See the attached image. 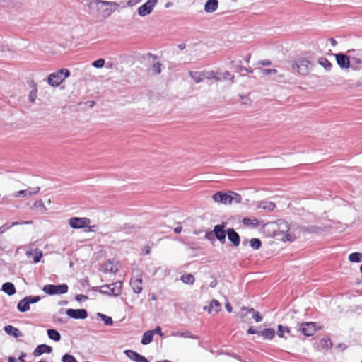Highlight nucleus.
Masks as SVG:
<instances>
[{
	"label": "nucleus",
	"mask_w": 362,
	"mask_h": 362,
	"mask_svg": "<svg viewBox=\"0 0 362 362\" xmlns=\"http://www.w3.org/2000/svg\"><path fill=\"white\" fill-rule=\"evenodd\" d=\"M351 66L350 67L353 70H358L360 69V66L362 65V60L357 57H351L350 58Z\"/></svg>",
	"instance_id": "nucleus-34"
},
{
	"label": "nucleus",
	"mask_w": 362,
	"mask_h": 362,
	"mask_svg": "<svg viewBox=\"0 0 362 362\" xmlns=\"http://www.w3.org/2000/svg\"><path fill=\"white\" fill-rule=\"evenodd\" d=\"M257 64H259L262 66H269L272 64V62L268 59L260 60L257 62Z\"/></svg>",
	"instance_id": "nucleus-56"
},
{
	"label": "nucleus",
	"mask_w": 362,
	"mask_h": 362,
	"mask_svg": "<svg viewBox=\"0 0 362 362\" xmlns=\"http://www.w3.org/2000/svg\"><path fill=\"white\" fill-rule=\"evenodd\" d=\"M108 286H110V287L107 288L109 291V296L117 297L121 294L122 288V282L121 281H117L108 284Z\"/></svg>",
	"instance_id": "nucleus-13"
},
{
	"label": "nucleus",
	"mask_w": 362,
	"mask_h": 362,
	"mask_svg": "<svg viewBox=\"0 0 362 362\" xmlns=\"http://www.w3.org/2000/svg\"><path fill=\"white\" fill-rule=\"evenodd\" d=\"M17 309L21 313H25L30 310V304L25 297L18 303Z\"/></svg>",
	"instance_id": "nucleus-25"
},
{
	"label": "nucleus",
	"mask_w": 362,
	"mask_h": 362,
	"mask_svg": "<svg viewBox=\"0 0 362 362\" xmlns=\"http://www.w3.org/2000/svg\"><path fill=\"white\" fill-rule=\"evenodd\" d=\"M40 187H35L34 192H30V189H27L25 190H19L18 192H16L13 194V197H29V196H32V195L37 194L40 192Z\"/></svg>",
	"instance_id": "nucleus-22"
},
{
	"label": "nucleus",
	"mask_w": 362,
	"mask_h": 362,
	"mask_svg": "<svg viewBox=\"0 0 362 362\" xmlns=\"http://www.w3.org/2000/svg\"><path fill=\"white\" fill-rule=\"evenodd\" d=\"M249 313H252V318L255 320L256 322H259L262 320V317L259 314V312L255 311L253 308L248 309Z\"/></svg>",
	"instance_id": "nucleus-44"
},
{
	"label": "nucleus",
	"mask_w": 362,
	"mask_h": 362,
	"mask_svg": "<svg viewBox=\"0 0 362 362\" xmlns=\"http://www.w3.org/2000/svg\"><path fill=\"white\" fill-rule=\"evenodd\" d=\"M88 299V297L83 294H77L75 296V300L77 302H81L82 300H86Z\"/></svg>",
	"instance_id": "nucleus-53"
},
{
	"label": "nucleus",
	"mask_w": 362,
	"mask_h": 362,
	"mask_svg": "<svg viewBox=\"0 0 362 362\" xmlns=\"http://www.w3.org/2000/svg\"><path fill=\"white\" fill-rule=\"evenodd\" d=\"M6 50H8V46L0 43V52H6Z\"/></svg>",
	"instance_id": "nucleus-60"
},
{
	"label": "nucleus",
	"mask_w": 362,
	"mask_h": 362,
	"mask_svg": "<svg viewBox=\"0 0 362 362\" xmlns=\"http://www.w3.org/2000/svg\"><path fill=\"white\" fill-rule=\"evenodd\" d=\"M221 303L217 300L213 299L210 302L209 305L205 306L204 309L205 310H207L208 313L210 314H211L213 312L214 313V314H216L221 310Z\"/></svg>",
	"instance_id": "nucleus-16"
},
{
	"label": "nucleus",
	"mask_w": 362,
	"mask_h": 362,
	"mask_svg": "<svg viewBox=\"0 0 362 362\" xmlns=\"http://www.w3.org/2000/svg\"><path fill=\"white\" fill-rule=\"evenodd\" d=\"M332 346V341L329 337H324L322 339V347L325 349L328 350L331 349Z\"/></svg>",
	"instance_id": "nucleus-41"
},
{
	"label": "nucleus",
	"mask_w": 362,
	"mask_h": 362,
	"mask_svg": "<svg viewBox=\"0 0 362 362\" xmlns=\"http://www.w3.org/2000/svg\"><path fill=\"white\" fill-rule=\"evenodd\" d=\"M228 239L233 244L234 246L238 247L240 243V238L238 233L230 228L227 230Z\"/></svg>",
	"instance_id": "nucleus-14"
},
{
	"label": "nucleus",
	"mask_w": 362,
	"mask_h": 362,
	"mask_svg": "<svg viewBox=\"0 0 362 362\" xmlns=\"http://www.w3.org/2000/svg\"><path fill=\"white\" fill-rule=\"evenodd\" d=\"M1 291L8 296H13L16 293V287L11 282L4 283L1 286Z\"/></svg>",
	"instance_id": "nucleus-18"
},
{
	"label": "nucleus",
	"mask_w": 362,
	"mask_h": 362,
	"mask_svg": "<svg viewBox=\"0 0 362 362\" xmlns=\"http://www.w3.org/2000/svg\"><path fill=\"white\" fill-rule=\"evenodd\" d=\"M97 315L100 318V320L104 322L105 325L112 326L113 325V320L111 317L101 313H98Z\"/></svg>",
	"instance_id": "nucleus-33"
},
{
	"label": "nucleus",
	"mask_w": 362,
	"mask_h": 362,
	"mask_svg": "<svg viewBox=\"0 0 362 362\" xmlns=\"http://www.w3.org/2000/svg\"><path fill=\"white\" fill-rule=\"evenodd\" d=\"M32 90H30L28 99L31 103H34L37 98V86L33 83Z\"/></svg>",
	"instance_id": "nucleus-39"
},
{
	"label": "nucleus",
	"mask_w": 362,
	"mask_h": 362,
	"mask_svg": "<svg viewBox=\"0 0 362 362\" xmlns=\"http://www.w3.org/2000/svg\"><path fill=\"white\" fill-rule=\"evenodd\" d=\"M255 222H257L256 219H250L249 218H244L243 220V223L245 226H255L257 224V223H255Z\"/></svg>",
	"instance_id": "nucleus-50"
},
{
	"label": "nucleus",
	"mask_w": 362,
	"mask_h": 362,
	"mask_svg": "<svg viewBox=\"0 0 362 362\" xmlns=\"http://www.w3.org/2000/svg\"><path fill=\"white\" fill-rule=\"evenodd\" d=\"M105 64V60L103 59H98L93 62L92 65L95 68L100 69L102 68Z\"/></svg>",
	"instance_id": "nucleus-49"
},
{
	"label": "nucleus",
	"mask_w": 362,
	"mask_h": 362,
	"mask_svg": "<svg viewBox=\"0 0 362 362\" xmlns=\"http://www.w3.org/2000/svg\"><path fill=\"white\" fill-rule=\"evenodd\" d=\"M223 78L226 80L230 79L231 81H233L234 78V76L232 75L229 71H226L225 72L223 73Z\"/></svg>",
	"instance_id": "nucleus-54"
},
{
	"label": "nucleus",
	"mask_w": 362,
	"mask_h": 362,
	"mask_svg": "<svg viewBox=\"0 0 362 362\" xmlns=\"http://www.w3.org/2000/svg\"><path fill=\"white\" fill-rule=\"evenodd\" d=\"M70 76V71L67 69H61L50 74L47 77V83L52 87L59 86L66 78Z\"/></svg>",
	"instance_id": "nucleus-2"
},
{
	"label": "nucleus",
	"mask_w": 362,
	"mask_h": 362,
	"mask_svg": "<svg viewBox=\"0 0 362 362\" xmlns=\"http://www.w3.org/2000/svg\"><path fill=\"white\" fill-rule=\"evenodd\" d=\"M238 71H246L247 73H252L253 72V70L250 69V68H247V67H243V66H240V65H238Z\"/></svg>",
	"instance_id": "nucleus-57"
},
{
	"label": "nucleus",
	"mask_w": 362,
	"mask_h": 362,
	"mask_svg": "<svg viewBox=\"0 0 362 362\" xmlns=\"http://www.w3.org/2000/svg\"><path fill=\"white\" fill-rule=\"evenodd\" d=\"M158 1V0H148L138 8V14L141 17H144L150 14L153 10V8L157 4Z\"/></svg>",
	"instance_id": "nucleus-6"
},
{
	"label": "nucleus",
	"mask_w": 362,
	"mask_h": 362,
	"mask_svg": "<svg viewBox=\"0 0 362 362\" xmlns=\"http://www.w3.org/2000/svg\"><path fill=\"white\" fill-rule=\"evenodd\" d=\"M33 207L37 209H40V211H44L46 209L43 202L41 199L35 201L33 204Z\"/></svg>",
	"instance_id": "nucleus-48"
},
{
	"label": "nucleus",
	"mask_w": 362,
	"mask_h": 362,
	"mask_svg": "<svg viewBox=\"0 0 362 362\" xmlns=\"http://www.w3.org/2000/svg\"><path fill=\"white\" fill-rule=\"evenodd\" d=\"M225 224H217L214 227V235L216 238L219 240L221 243H224L226 241V235H227V230H225Z\"/></svg>",
	"instance_id": "nucleus-10"
},
{
	"label": "nucleus",
	"mask_w": 362,
	"mask_h": 362,
	"mask_svg": "<svg viewBox=\"0 0 362 362\" xmlns=\"http://www.w3.org/2000/svg\"><path fill=\"white\" fill-rule=\"evenodd\" d=\"M69 286L66 284H46L43 286L42 291L49 296L65 294L68 292Z\"/></svg>",
	"instance_id": "nucleus-4"
},
{
	"label": "nucleus",
	"mask_w": 362,
	"mask_h": 362,
	"mask_svg": "<svg viewBox=\"0 0 362 362\" xmlns=\"http://www.w3.org/2000/svg\"><path fill=\"white\" fill-rule=\"evenodd\" d=\"M212 199L214 202L220 203L223 204H230V193L229 191L227 192L219 191L213 194Z\"/></svg>",
	"instance_id": "nucleus-8"
},
{
	"label": "nucleus",
	"mask_w": 362,
	"mask_h": 362,
	"mask_svg": "<svg viewBox=\"0 0 362 362\" xmlns=\"http://www.w3.org/2000/svg\"><path fill=\"white\" fill-rule=\"evenodd\" d=\"M300 332L307 337L314 335L316 332L315 322H303L300 327Z\"/></svg>",
	"instance_id": "nucleus-11"
},
{
	"label": "nucleus",
	"mask_w": 362,
	"mask_h": 362,
	"mask_svg": "<svg viewBox=\"0 0 362 362\" xmlns=\"http://www.w3.org/2000/svg\"><path fill=\"white\" fill-rule=\"evenodd\" d=\"M48 337L54 341H59L61 340L60 333L55 329H48L47 330Z\"/></svg>",
	"instance_id": "nucleus-27"
},
{
	"label": "nucleus",
	"mask_w": 362,
	"mask_h": 362,
	"mask_svg": "<svg viewBox=\"0 0 362 362\" xmlns=\"http://www.w3.org/2000/svg\"><path fill=\"white\" fill-rule=\"evenodd\" d=\"M62 362H78V361L73 355L66 353L62 357Z\"/></svg>",
	"instance_id": "nucleus-42"
},
{
	"label": "nucleus",
	"mask_w": 362,
	"mask_h": 362,
	"mask_svg": "<svg viewBox=\"0 0 362 362\" xmlns=\"http://www.w3.org/2000/svg\"><path fill=\"white\" fill-rule=\"evenodd\" d=\"M90 220L86 217H71L69 220V226L74 229H81L88 226Z\"/></svg>",
	"instance_id": "nucleus-5"
},
{
	"label": "nucleus",
	"mask_w": 362,
	"mask_h": 362,
	"mask_svg": "<svg viewBox=\"0 0 362 362\" xmlns=\"http://www.w3.org/2000/svg\"><path fill=\"white\" fill-rule=\"evenodd\" d=\"M218 6V0H207L204 5V11L206 13L214 12Z\"/></svg>",
	"instance_id": "nucleus-20"
},
{
	"label": "nucleus",
	"mask_w": 362,
	"mask_h": 362,
	"mask_svg": "<svg viewBox=\"0 0 362 362\" xmlns=\"http://www.w3.org/2000/svg\"><path fill=\"white\" fill-rule=\"evenodd\" d=\"M189 75L197 83L202 82L203 80L201 74L198 71H189Z\"/></svg>",
	"instance_id": "nucleus-43"
},
{
	"label": "nucleus",
	"mask_w": 362,
	"mask_h": 362,
	"mask_svg": "<svg viewBox=\"0 0 362 362\" xmlns=\"http://www.w3.org/2000/svg\"><path fill=\"white\" fill-rule=\"evenodd\" d=\"M52 351V348L45 344L38 345L33 351V355L35 357H38L43 354H50Z\"/></svg>",
	"instance_id": "nucleus-15"
},
{
	"label": "nucleus",
	"mask_w": 362,
	"mask_h": 362,
	"mask_svg": "<svg viewBox=\"0 0 362 362\" xmlns=\"http://www.w3.org/2000/svg\"><path fill=\"white\" fill-rule=\"evenodd\" d=\"M142 279L141 278H137L134 280L132 279L130 281V284L132 288L135 293H140L142 291L141 287Z\"/></svg>",
	"instance_id": "nucleus-23"
},
{
	"label": "nucleus",
	"mask_w": 362,
	"mask_h": 362,
	"mask_svg": "<svg viewBox=\"0 0 362 362\" xmlns=\"http://www.w3.org/2000/svg\"><path fill=\"white\" fill-rule=\"evenodd\" d=\"M124 353L130 360L134 362H149L145 356L135 351L127 349Z\"/></svg>",
	"instance_id": "nucleus-12"
},
{
	"label": "nucleus",
	"mask_w": 362,
	"mask_h": 362,
	"mask_svg": "<svg viewBox=\"0 0 362 362\" xmlns=\"http://www.w3.org/2000/svg\"><path fill=\"white\" fill-rule=\"evenodd\" d=\"M275 330L273 328H266L258 332V335L262 336L264 339H272L275 336Z\"/></svg>",
	"instance_id": "nucleus-21"
},
{
	"label": "nucleus",
	"mask_w": 362,
	"mask_h": 362,
	"mask_svg": "<svg viewBox=\"0 0 362 362\" xmlns=\"http://www.w3.org/2000/svg\"><path fill=\"white\" fill-rule=\"evenodd\" d=\"M258 208L264 210L271 211H273L276 206L275 204L269 201H262L258 204Z\"/></svg>",
	"instance_id": "nucleus-26"
},
{
	"label": "nucleus",
	"mask_w": 362,
	"mask_h": 362,
	"mask_svg": "<svg viewBox=\"0 0 362 362\" xmlns=\"http://www.w3.org/2000/svg\"><path fill=\"white\" fill-rule=\"evenodd\" d=\"M8 362H17V359L13 356H9L8 358Z\"/></svg>",
	"instance_id": "nucleus-64"
},
{
	"label": "nucleus",
	"mask_w": 362,
	"mask_h": 362,
	"mask_svg": "<svg viewBox=\"0 0 362 362\" xmlns=\"http://www.w3.org/2000/svg\"><path fill=\"white\" fill-rule=\"evenodd\" d=\"M161 64L157 62L153 64L152 70L155 74H159L161 72Z\"/></svg>",
	"instance_id": "nucleus-51"
},
{
	"label": "nucleus",
	"mask_w": 362,
	"mask_h": 362,
	"mask_svg": "<svg viewBox=\"0 0 362 362\" xmlns=\"http://www.w3.org/2000/svg\"><path fill=\"white\" fill-rule=\"evenodd\" d=\"M208 78H214L216 81H221V78L216 76V73L214 71H211L209 73V76H207Z\"/></svg>",
	"instance_id": "nucleus-55"
},
{
	"label": "nucleus",
	"mask_w": 362,
	"mask_h": 362,
	"mask_svg": "<svg viewBox=\"0 0 362 362\" xmlns=\"http://www.w3.org/2000/svg\"><path fill=\"white\" fill-rule=\"evenodd\" d=\"M320 230V228L314 226H302L300 227V230L303 233H317Z\"/></svg>",
	"instance_id": "nucleus-35"
},
{
	"label": "nucleus",
	"mask_w": 362,
	"mask_h": 362,
	"mask_svg": "<svg viewBox=\"0 0 362 362\" xmlns=\"http://www.w3.org/2000/svg\"><path fill=\"white\" fill-rule=\"evenodd\" d=\"M230 193V204L233 203H240L242 201V197L240 194L229 191Z\"/></svg>",
	"instance_id": "nucleus-37"
},
{
	"label": "nucleus",
	"mask_w": 362,
	"mask_h": 362,
	"mask_svg": "<svg viewBox=\"0 0 362 362\" xmlns=\"http://www.w3.org/2000/svg\"><path fill=\"white\" fill-rule=\"evenodd\" d=\"M26 299L28 300L29 304L36 303L39 302L41 299L40 296H25Z\"/></svg>",
	"instance_id": "nucleus-47"
},
{
	"label": "nucleus",
	"mask_w": 362,
	"mask_h": 362,
	"mask_svg": "<svg viewBox=\"0 0 362 362\" xmlns=\"http://www.w3.org/2000/svg\"><path fill=\"white\" fill-rule=\"evenodd\" d=\"M180 280L182 281V283L189 285H192L195 281L194 276L191 274H185L182 275L180 277Z\"/></svg>",
	"instance_id": "nucleus-31"
},
{
	"label": "nucleus",
	"mask_w": 362,
	"mask_h": 362,
	"mask_svg": "<svg viewBox=\"0 0 362 362\" xmlns=\"http://www.w3.org/2000/svg\"><path fill=\"white\" fill-rule=\"evenodd\" d=\"M103 271L105 273H116L118 271V268L112 261L109 259L103 265Z\"/></svg>",
	"instance_id": "nucleus-19"
},
{
	"label": "nucleus",
	"mask_w": 362,
	"mask_h": 362,
	"mask_svg": "<svg viewBox=\"0 0 362 362\" xmlns=\"http://www.w3.org/2000/svg\"><path fill=\"white\" fill-rule=\"evenodd\" d=\"M26 356H27L26 353H25V352H23V351H22V352L21 353L20 356H19V357H18V361L19 362H25V361L24 360V358H25Z\"/></svg>",
	"instance_id": "nucleus-59"
},
{
	"label": "nucleus",
	"mask_w": 362,
	"mask_h": 362,
	"mask_svg": "<svg viewBox=\"0 0 362 362\" xmlns=\"http://www.w3.org/2000/svg\"><path fill=\"white\" fill-rule=\"evenodd\" d=\"M42 257V251L40 249L36 248L35 250V255L33 257V262L35 263L39 262L41 260Z\"/></svg>",
	"instance_id": "nucleus-46"
},
{
	"label": "nucleus",
	"mask_w": 362,
	"mask_h": 362,
	"mask_svg": "<svg viewBox=\"0 0 362 362\" xmlns=\"http://www.w3.org/2000/svg\"><path fill=\"white\" fill-rule=\"evenodd\" d=\"M4 330L7 334L12 336L15 338H18V337L23 336L21 331L18 328H16L12 325L5 326L4 327Z\"/></svg>",
	"instance_id": "nucleus-17"
},
{
	"label": "nucleus",
	"mask_w": 362,
	"mask_h": 362,
	"mask_svg": "<svg viewBox=\"0 0 362 362\" xmlns=\"http://www.w3.org/2000/svg\"><path fill=\"white\" fill-rule=\"evenodd\" d=\"M110 286H108V284H105L101 286L100 287H94L93 290L95 291H98L100 293L103 295L108 296H109V291L108 288H110Z\"/></svg>",
	"instance_id": "nucleus-38"
},
{
	"label": "nucleus",
	"mask_w": 362,
	"mask_h": 362,
	"mask_svg": "<svg viewBox=\"0 0 362 362\" xmlns=\"http://www.w3.org/2000/svg\"><path fill=\"white\" fill-rule=\"evenodd\" d=\"M250 247L255 250H259L262 247V241L259 238H253L249 240Z\"/></svg>",
	"instance_id": "nucleus-36"
},
{
	"label": "nucleus",
	"mask_w": 362,
	"mask_h": 362,
	"mask_svg": "<svg viewBox=\"0 0 362 362\" xmlns=\"http://www.w3.org/2000/svg\"><path fill=\"white\" fill-rule=\"evenodd\" d=\"M88 6L90 8H95L98 11H102L103 16L107 17L115 11L118 4L113 1L91 0Z\"/></svg>",
	"instance_id": "nucleus-1"
},
{
	"label": "nucleus",
	"mask_w": 362,
	"mask_h": 362,
	"mask_svg": "<svg viewBox=\"0 0 362 362\" xmlns=\"http://www.w3.org/2000/svg\"><path fill=\"white\" fill-rule=\"evenodd\" d=\"M225 308L228 313H231L233 310L232 306L228 302L225 304Z\"/></svg>",
	"instance_id": "nucleus-61"
},
{
	"label": "nucleus",
	"mask_w": 362,
	"mask_h": 362,
	"mask_svg": "<svg viewBox=\"0 0 362 362\" xmlns=\"http://www.w3.org/2000/svg\"><path fill=\"white\" fill-rule=\"evenodd\" d=\"M334 57L339 66L342 69H348L351 66L350 58L348 55L344 53L339 52L334 54Z\"/></svg>",
	"instance_id": "nucleus-9"
},
{
	"label": "nucleus",
	"mask_w": 362,
	"mask_h": 362,
	"mask_svg": "<svg viewBox=\"0 0 362 362\" xmlns=\"http://www.w3.org/2000/svg\"><path fill=\"white\" fill-rule=\"evenodd\" d=\"M153 339V333L151 330H148L143 334L141 343L143 345L150 344Z\"/></svg>",
	"instance_id": "nucleus-28"
},
{
	"label": "nucleus",
	"mask_w": 362,
	"mask_h": 362,
	"mask_svg": "<svg viewBox=\"0 0 362 362\" xmlns=\"http://www.w3.org/2000/svg\"><path fill=\"white\" fill-rule=\"evenodd\" d=\"M214 235V232L213 231H210V232H207L205 235V237L206 238H207L208 240H211L212 239V236Z\"/></svg>",
	"instance_id": "nucleus-62"
},
{
	"label": "nucleus",
	"mask_w": 362,
	"mask_h": 362,
	"mask_svg": "<svg viewBox=\"0 0 362 362\" xmlns=\"http://www.w3.org/2000/svg\"><path fill=\"white\" fill-rule=\"evenodd\" d=\"M318 63L320 65H321L326 71H330L332 67V63L324 57H320L318 59Z\"/></svg>",
	"instance_id": "nucleus-30"
},
{
	"label": "nucleus",
	"mask_w": 362,
	"mask_h": 362,
	"mask_svg": "<svg viewBox=\"0 0 362 362\" xmlns=\"http://www.w3.org/2000/svg\"><path fill=\"white\" fill-rule=\"evenodd\" d=\"M289 332H290V329L288 327L284 326L282 325H278L277 335L279 337H281V338L284 337V333H289Z\"/></svg>",
	"instance_id": "nucleus-40"
},
{
	"label": "nucleus",
	"mask_w": 362,
	"mask_h": 362,
	"mask_svg": "<svg viewBox=\"0 0 362 362\" xmlns=\"http://www.w3.org/2000/svg\"><path fill=\"white\" fill-rule=\"evenodd\" d=\"M171 336L177 337L190 338V339H197L199 338L198 336L194 335L188 331L173 332L171 333Z\"/></svg>",
	"instance_id": "nucleus-24"
},
{
	"label": "nucleus",
	"mask_w": 362,
	"mask_h": 362,
	"mask_svg": "<svg viewBox=\"0 0 362 362\" xmlns=\"http://www.w3.org/2000/svg\"><path fill=\"white\" fill-rule=\"evenodd\" d=\"M259 71L264 76H268L271 74H276L277 73V70L274 69H262L260 68Z\"/></svg>",
	"instance_id": "nucleus-45"
},
{
	"label": "nucleus",
	"mask_w": 362,
	"mask_h": 362,
	"mask_svg": "<svg viewBox=\"0 0 362 362\" xmlns=\"http://www.w3.org/2000/svg\"><path fill=\"white\" fill-rule=\"evenodd\" d=\"M182 228L181 226H177L174 228V233L176 234H179L181 233Z\"/></svg>",
	"instance_id": "nucleus-63"
},
{
	"label": "nucleus",
	"mask_w": 362,
	"mask_h": 362,
	"mask_svg": "<svg viewBox=\"0 0 362 362\" xmlns=\"http://www.w3.org/2000/svg\"><path fill=\"white\" fill-rule=\"evenodd\" d=\"M349 259L351 262H362V253L358 252H352L349 255Z\"/></svg>",
	"instance_id": "nucleus-32"
},
{
	"label": "nucleus",
	"mask_w": 362,
	"mask_h": 362,
	"mask_svg": "<svg viewBox=\"0 0 362 362\" xmlns=\"http://www.w3.org/2000/svg\"><path fill=\"white\" fill-rule=\"evenodd\" d=\"M66 314L69 317L75 320H84L88 317V312L83 308H69L66 310Z\"/></svg>",
	"instance_id": "nucleus-7"
},
{
	"label": "nucleus",
	"mask_w": 362,
	"mask_h": 362,
	"mask_svg": "<svg viewBox=\"0 0 362 362\" xmlns=\"http://www.w3.org/2000/svg\"><path fill=\"white\" fill-rule=\"evenodd\" d=\"M151 331L152 332V333H153V335L158 334L160 337H163L164 335L163 332H162V329L160 326L156 327L154 329H151Z\"/></svg>",
	"instance_id": "nucleus-52"
},
{
	"label": "nucleus",
	"mask_w": 362,
	"mask_h": 362,
	"mask_svg": "<svg viewBox=\"0 0 362 362\" xmlns=\"http://www.w3.org/2000/svg\"><path fill=\"white\" fill-rule=\"evenodd\" d=\"M32 223H33L32 221H15V222H12V223H7L4 224V226H2L0 228V230L3 229V230H2V232H3L4 230H8L14 226H18V225H21V224L29 225V224H31Z\"/></svg>",
	"instance_id": "nucleus-29"
},
{
	"label": "nucleus",
	"mask_w": 362,
	"mask_h": 362,
	"mask_svg": "<svg viewBox=\"0 0 362 362\" xmlns=\"http://www.w3.org/2000/svg\"><path fill=\"white\" fill-rule=\"evenodd\" d=\"M259 332V331H257V330H256L255 329H254L252 327H250L247 329V334H258V332Z\"/></svg>",
	"instance_id": "nucleus-58"
},
{
	"label": "nucleus",
	"mask_w": 362,
	"mask_h": 362,
	"mask_svg": "<svg viewBox=\"0 0 362 362\" xmlns=\"http://www.w3.org/2000/svg\"><path fill=\"white\" fill-rule=\"evenodd\" d=\"M311 68V62L305 57H300L293 64V69L303 76L308 75Z\"/></svg>",
	"instance_id": "nucleus-3"
}]
</instances>
